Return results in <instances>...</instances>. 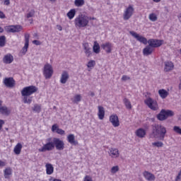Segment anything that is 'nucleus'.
<instances>
[{
    "label": "nucleus",
    "mask_w": 181,
    "mask_h": 181,
    "mask_svg": "<svg viewBox=\"0 0 181 181\" xmlns=\"http://www.w3.org/2000/svg\"><path fill=\"white\" fill-rule=\"evenodd\" d=\"M152 146L156 148H162L163 146V142L156 141V142L152 143Z\"/></svg>",
    "instance_id": "nucleus-37"
},
{
    "label": "nucleus",
    "mask_w": 181,
    "mask_h": 181,
    "mask_svg": "<svg viewBox=\"0 0 181 181\" xmlns=\"http://www.w3.org/2000/svg\"><path fill=\"white\" fill-rule=\"evenodd\" d=\"M95 66V61L94 60H90L88 62L87 67L88 69H93Z\"/></svg>",
    "instance_id": "nucleus-40"
},
{
    "label": "nucleus",
    "mask_w": 181,
    "mask_h": 181,
    "mask_svg": "<svg viewBox=\"0 0 181 181\" xmlns=\"http://www.w3.org/2000/svg\"><path fill=\"white\" fill-rule=\"evenodd\" d=\"M57 28L58 30H59V31L63 30V27H62V25H57Z\"/></svg>",
    "instance_id": "nucleus-53"
},
{
    "label": "nucleus",
    "mask_w": 181,
    "mask_h": 181,
    "mask_svg": "<svg viewBox=\"0 0 181 181\" xmlns=\"http://www.w3.org/2000/svg\"><path fill=\"white\" fill-rule=\"evenodd\" d=\"M93 50L96 54H98V53L100 52V44H98L97 41L94 42Z\"/></svg>",
    "instance_id": "nucleus-30"
},
{
    "label": "nucleus",
    "mask_w": 181,
    "mask_h": 181,
    "mask_svg": "<svg viewBox=\"0 0 181 181\" xmlns=\"http://www.w3.org/2000/svg\"><path fill=\"white\" fill-rule=\"evenodd\" d=\"M33 110L39 114V112L42 111V106H40V105L35 104Z\"/></svg>",
    "instance_id": "nucleus-36"
},
{
    "label": "nucleus",
    "mask_w": 181,
    "mask_h": 181,
    "mask_svg": "<svg viewBox=\"0 0 181 181\" xmlns=\"http://www.w3.org/2000/svg\"><path fill=\"white\" fill-rule=\"evenodd\" d=\"M86 4V1L84 0H75L74 1V5L75 6H77L78 8H80V6H83Z\"/></svg>",
    "instance_id": "nucleus-35"
},
{
    "label": "nucleus",
    "mask_w": 181,
    "mask_h": 181,
    "mask_svg": "<svg viewBox=\"0 0 181 181\" xmlns=\"http://www.w3.org/2000/svg\"><path fill=\"white\" fill-rule=\"evenodd\" d=\"M3 83L7 88H13L16 85V81L12 77L5 78L3 80Z\"/></svg>",
    "instance_id": "nucleus-11"
},
{
    "label": "nucleus",
    "mask_w": 181,
    "mask_h": 181,
    "mask_svg": "<svg viewBox=\"0 0 181 181\" xmlns=\"http://www.w3.org/2000/svg\"><path fill=\"white\" fill-rule=\"evenodd\" d=\"M173 130L175 131V132H176L177 134H179V135H181V129L180 127H177V126H175L173 127Z\"/></svg>",
    "instance_id": "nucleus-43"
},
{
    "label": "nucleus",
    "mask_w": 181,
    "mask_h": 181,
    "mask_svg": "<svg viewBox=\"0 0 181 181\" xmlns=\"http://www.w3.org/2000/svg\"><path fill=\"white\" fill-rule=\"evenodd\" d=\"M92 95H94V93H92Z\"/></svg>",
    "instance_id": "nucleus-61"
},
{
    "label": "nucleus",
    "mask_w": 181,
    "mask_h": 181,
    "mask_svg": "<svg viewBox=\"0 0 181 181\" xmlns=\"http://www.w3.org/2000/svg\"><path fill=\"white\" fill-rule=\"evenodd\" d=\"M143 176H144L146 180L148 181H153L156 179L155 175L148 171H144L143 173Z\"/></svg>",
    "instance_id": "nucleus-22"
},
{
    "label": "nucleus",
    "mask_w": 181,
    "mask_h": 181,
    "mask_svg": "<svg viewBox=\"0 0 181 181\" xmlns=\"http://www.w3.org/2000/svg\"><path fill=\"white\" fill-rule=\"evenodd\" d=\"M47 175H52L54 172V168L50 163L45 165Z\"/></svg>",
    "instance_id": "nucleus-27"
},
{
    "label": "nucleus",
    "mask_w": 181,
    "mask_h": 181,
    "mask_svg": "<svg viewBox=\"0 0 181 181\" xmlns=\"http://www.w3.org/2000/svg\"><path fill=\"white\" fill-rule=\"evenodd\" d=\"M122 81H127V80H131V77L127 76V75H123L122 77Z\"/></svg>",
    "instance_id": "nucleus-46"
},
{
    "label": "nucleus",
    "mask_w": 181,
    "mask_h": 181,
    "mask_svg": "<svg viewBox=\"0 0 181 181\" xmlns=\"http://www.w3.org/2000/svg\"><path fill=\"white\" fill-rule=\"evenodd\" d=\"M64 141L59 138H53V142L49 141L38 149V152H50L56 148L57 151L64 149Z\"/></svg>",
    "instance_id": "nucleus-1"
},
{
    "label": "nucleus",
    "mask_w": 181,
    "mask_h": 181,
    "mask_svg": "<svg viewBox=\"0 0 181 181\" xmlns=\"http://www.w3.org/2000/svg\"><path fill=\"white\" fill-rule=\"evenodd\" d=\"M144 104H146V105H147L150 110H152V111H158L159 110L158 102L151 98H146L144 100Z\"/></svg>",
    "instance_id": "nucleus-6"
},
{
    "label": "nucleus",
    "mask_w": 181,
    "mask_h": 181,
    "mask_svg": "<svg viewBox=\"0 0 181 181\" xmlns=\"http://www.w3.org/2000/svg\"><path fill=\"white\" fill-rule=\"evenodd\" d=\"M4 166H6V161L0 160V168H4Z\"/></svg>",
    "instance_id": "nucleus-49"
},
{
    "label": "nucleus",
    "mask_w": 181,
    "mask_h": 181,
    "mask_svg": "<svg viewBox=\"0 0 181 181\" xmlns=\"http://www.w3.org/2000/svg\"><path fill=\"white\" fill-rule=\"evenodd\" d=\"M110 122H111L112 125L117 128V127H119V119L117 115H112L109 118Z\"/></svg>",
    "instance_id": "nucleus-13"
},
{
    "label": "nucleus",
    "mask_w": 181,
    "mask_h": 181,
    "mask_svg": "<svg viewBox=\"0 0 181 181\" xmlns=\"http://www.w3.org/2000/svg\"><path fill=\"white\" fill-rule=\"evenodd\" d=\"M135 134L138 138H145L146 136V130L139 128L136 131Z\"/></svg>",
    "instance_id": "nucleus-23"
},
{
    "label": "nucleus",
    "mask_w": 181,
    "mask_h": 181,
    "mask_svg": "<svg viewBox=\"0 0 181 181\" xmlns=\"http://www.w3.org/2000/svg\"><path fill=\"white\" fill-rule=\"evenodd\" d=\"M48 141H50V139H49Z\"/></svg>",
    "instance_id": "nucleus-63"
},
{
    "label": "nucleus",
    "mask_w": 181,
    "mask_h": 181,
    "mask_svg": "<svg viewBox=\"0 0 181 181\" xmlns=\"http://www.w3.org/2000/svg\"><path fill=\"white\" fill-rule=\"evenodd\" d=\"M124 105L127 110L132 109V105L131 104V102L129 101V100H128V98H124Z\"/></svg>",
    "instance_id": "nucleus-33"
},
{
    "label": "nucleus",
    "mask_w": 181,
    "mask_h": 181,
    "mask_svg": "<svg viewBox=\"0 0 181 181\" xmlns=\"http://www.w3.org/2000/svg\"><path fill=\"white\" fill-rule=\"evenodd\" d=\"M80 101H81V95H75L72 99V103H74V104H78Z\"/></svg>",
    "instance_id": "nucleus-32"
},
{
    "label": "nucleus",
    "mask_w": 181,
    "mask_h": 181,
    "mask_svg": "<svg viewBox=\"0 0 181 181\" xmlns=\"http://www.w3.org/2000/svg\"><path fill=\"white\" fill-rule=\"evenodd\" d=\"M164 71H172L175 69V64L170 61H167L164 63Z\"/></svg>",
    "instance_id": "nucleus-15"
},
{
    "label": "nucleus",
    "mask_w": 181,
    "mask_h": 181,
    "mask_svg": "<svg viewBox=\"0 0 181 181\" xmlns=\"http://www.w3.org/2000/svg\"><path fill=\"white\" fill-rule=\"evenodd\" d=\"M50 2H56V0H49Z\"/></svg>",
    "instance_id": "nucleus-58"
},
{
    "label": "nucleus",
    "mask_w": 181,
    "mask_h": 181,
    "mask_svg": "<svg viewBox=\"0 0 181 181\" xmlns=\"http://www.w3.org/2000/svg\"><path fill=\"white\" fill-rule=\"evenodd\" d=\"M130 35H132L133 37H135L138 42L143 43V45H148V46L152 49L160 47L162 45H163V40L150 39L148 40L145 37H142L134 31H130Z\"/></svg>",
    "instance_id": "nucleus-2"
},
{
    "label": "nucleus",
    "mask_w": 181,
    "mask_h": 181,
    "mask_svg": "<svg viewBox=\"0 0 181 181\" xmlns=\"http://www.w3.org/2000/svg\"><path fill=\"white\" fill-rule=\"evenodd\" d=\"M49 181H52V179H49Z\"/></svg>",
    "instance_id": "nucleus-62"
},
{
    "label": "nucleus",
    "mask_w": 181,
    "mask_h": 181,
    "mask_svg": "<svg viewBox=\"0 0 181 181\" xmlns=\"http://www.w3.org/2000/svg\"><path fill=\"white\" fill-rule=\"evenodd\" d=\"M22 148H23L22 144L18 143L13 148V152L15 155H21V152H22Z\"/></svg>",
    "instance_id": "nucleus-25"
},
{
    "label": "nucleus",
    "mask_w": 181,
    "mask_h": 181,
    "mask_svg": "<svg viewBox=\"0 0 181 181\" xmlns=\"http://www.w3.org/2000/svg\"><path fill=\"white\" fill-rule=\"evenodd\" d=\"M11 4L10 0H4V5H6L7 6Z\"/></svg>",
    "instance_id": "nucleus-52"
},
{
    "label": "nucleus",
    "mask_w": 181,
    "mask_h": 181,
    "mask_svg": "<svg viewBox=\"0 0 181 181\" xmlns=\"http://www.w3.org/2000/svg\"><path fill=\"white\" fill-rule=\"evenodd\" d=\"M109 156H111L113 158L119 157V151L118 148H110L108 151Z\"/></svg>",
    "instance_id": "nucleus-16"
},
{
    "label": "nucleus",
    "mask_w": 181,
    "mask_h": 181,
    "mask_svg": "<svg viewBox=\"0 0 181 181\" xmlns=\"http://www.w3.org/2000/svg\"><path fill=\"white\" fill-rule=\"evenodd\" d=\"M175 181H181V170L179 172L177 176L175 177Z\"/></svg>",
    "instance_id": "nucleus-48"
},
{
    "label": "nucleus",
    "mask_w": 181,
    "mask_h": 181,
    "mask_svg": "<svg viewBox=\"0 0 181 181\" xmlns=\"http://www.w3.org/2000/svg\"><path fill=\"white\" fill-rule=\"evenodd\" d=\"M33 45H35L36 46H40L42 45V42L37 40H34L33 41Z\"/></svg>",
    "instance_id": "nucleus-47"
},
{
    "label": "nucleus",
    "mask_w": 181,
    "mask_h": 181,
    "mask_svg": "<svg viewBox=\"0 0 181 181\" xmlns=\"http://www.w3.org/2000/svg\"><path fill=\"white\" fill-rule=\"evenodd\" d=\"M153 48L151 47L150 45L146 46L143 49V54L144 56H150L152 53H153Z\"/></svg>",
    "instance_id": "nucleus-24"
},
{
    "label": "nucleus",
    "mask_w": 181,
    "mask_h": 181,
    "mask_svg": "<svg viewBox=\"0 0 181 181\" xmlns=\"http://www.w3.org/2000/svg\"><path fill=\"white\" fill-rule=\"evenodd\" d=\"M0 113L3 115H9L11 114V110L5 106L0 107Z\"/></svg>",
    "instance_id": "nucleus-29"
},
{
    "label": "nucleus",
    "mask_w": 181,
    "mask_h": 181,
    "mask_svg": "<svg viewBox=\"0 0 181 181\" xmlns=\"http://www.w3.org/2000/svg\"><path fill=\"white\" fill-rule=\"evenodd\" d=\"M70 76L69 75V72H67V71H64L61 75L60 83L62 84H66Z\"/></svg>",
    "instance_id": "nucleus-18"
},
{
    "label": "nucleus",
    "mask_w": 181,
    "mask_h": 181,
    "mask_svg": "<svg viewBox=\"0 0 181 181\" xmlns=\"http://www.w3.org/2000/svg\"><path fill=\"white\" fill-rule=\"evenodd\" d=\"M134 12H135V9L134 8L133 5H129L127 8L124 11L123 19L124 21H128L129 18L132 17L134 15Z\"/></svg>",
    "instance_id": "nucleus-8"
},
{
    "label": "nucleus",
    "mask_w": 181,
    "mask_h": 181,
    "mask_svg": "<svg viewBox=\"0 0 181 181\" xmlns=\"http://www.w3.org/2000/svg\"><path fill=\"white\" fill-rule=\"evenodd\" d=\"M4 29L8 33H16L21 32L23 28H22V25H16L6 26L4 27Z\"/></svg>",
    "instance_id": "nucleus-10"
},
{
    "label": "nucleus",
    "mask_w": 181,
    "mask_h": 181,
    "mask_svg": "<svg viewBox=\"0 0 181 181\" xmlns=\"http://www.w3.org/2000/svg\"><path fill=\"white\" fill-rule=\"evenodd\" d=\"M4 175L5 179H9L12 176V168L7 167L4 170Z\"/></svg>",
    "instance_id": "nucleus-26"
},
{
    "label": "nucleus",
    "mask_w": 181,
    "mask_h": 181,
    "mask_svg": "<svg viewBox=\"0 0 181 181\" xmlns=\"http://www.w3.org/2000/svg\"><path fill=\"white\" fill-rule=\"evenodd\" d=\"M158 94L160 98H162L163 100H165V98H166L168 95H169V92H168V90L165 89H160L158 90Z\"/></svg>",
    "instance_id": "nucleus-28"
},
{
    "label": "nucleus",
    "mask_w": 181,
    "mask_h": 181,
    "mask_svg": "<svg viewBox=\"0 0 181 181\" xmlns=\"http://www.w3.org/2000/svg\"><path fill=\"white\" fill-rule=\"evenodd\" d=\"M90 23V17L85 14H80L74 19L76 28H86Z\"/></svg>",
    "instance_id": "nucleus-5"
},
{
    "label": "nucleus",
    "mask_w": 181,
    "mask_h": 181,
    "mask_svg": "<svg viewBox=\"0 0 181 181\" xmlns=\"http://www.w3.org/2000/svg\"><path fill=\"white\" fill-rule=\"evenodd\" d=\"M3 62L6 64H11L13 62V56L11 54H6L3 58Z\"/></svg>",
    "instance_id": "nucleus-21"
},
{
    "label": "nucleus",
    "mask_w": 181,
    "mask_h": 181,
    "mask_svg": "<svg viewBox=\"0 0 181 181\" xmlns=\"http://www.w3.org/2000/svg\"><path fill=\"white\" fill-rule=\"evenodd\" d=\"M83 47L86 57H90V56H92L93 51H91V47H90V45H88V42H84L83 44Z\"/></svg>",
    "instance_id": "nucleus-14"
},
{
    "label": "nucleus",
    "mask_w": 181,
    "mask_h": 181,
    "mask_svg": "<svg viewBox=\"0 0 181 181\" xmlns=\"http://www.w3.org/2000/svg\"><path fill=\"white\" fill-rule=\"evenodd\" d=\"M6 45V37L5 35L0 36V47H4Z\"/></svg>",
    "instance_id": "nucleus-34"
},
{
    "label": "nucleus",
    "mask_w": 181,
    "mask_h": 181,
    "mask_svg": "<svg viewBox=\"0 0 181 181\" xmlns=\"http://www.w3.org/2000/svg\"><path fill=\"white\" fill-rule=\"evenodd\" d=\"M114 47V45L112 43L110 42H106L101 45V48L105 50V53H111L112 52V49Z\"/></svg>",
    "instance_id": "nucleus-12"
},
{
    "label": "nucleus",
    "mask_w": 181,
    "mask_h": 181,
    "mask_svg": "<svg viewBox=\"0 0 181 181\" xmlns=\"http://www.w3.org/2000/svg\"><path fill=\"white\" fill-rule=\"evenodd\" d=\"M148 18L151 22H156V21H158V16H156L155 13H151Z\"/></svg>",
    "instance_id": "nucleus-38"
},
{
    "label": "nucleus",
    "mask_w": 181,
    "mask_h": 181,
    "mask_svg": "<svg viewBox=\"0 0 181 181\" xmlns=\"http://www.w3.org/2000/svg\"><path fill=\"white\" fill-rule=\"evenodd\" d=\"M37 90L38 88L35 86H30L23 88L21 95L23 97V101L24 104L32 103V97H30V95L35 94V93H37Z\"/></svg>",
    "instance_id": "nucleus-3"
},
{
    "label": "nucleus",
    "mask_w": 181,
    "mask_h": 181,
    "mask_svg": "<svg viewBox=\"0 0 181 181\" xmlns=\"http://www.w3.org/2000/svg\"><path fill=\"white\" fill-rule=\"evenodd\" d=\"M89 19H90V21H94L95 19V18H94V17H93V18L89 17Z\"/></svg>",
    "instance_id": "nucleus-56"
},
{
    "label": "nucleus",
    "mask_w": 181,
    "mask_h": 181,
    "mask_svg": "<svg viewBox=\"0 0 181 181\" xmlns=\"http://www.w3.org/2000/svg\"><path fill=\"white\" fill-rule=\"evenodd\" d=\"M173 115H175L173 111L162 110L158 115L157 118L159 121H165L168 117H173Z\"/></svg>",
    "instance_id": "nucleus-7"
},
{
    "label": "nucleus",
    "mask_w": 181,
    "mask_h": 181,
    "mask_svg": "<svg viewBox=\"0 0 181 181\" xmlns=\"http://www.w3.org/2000/svg\"><path fill=\"white\" fill-rule=\"evenodd\" d=\"M66 139L69 142V144H71V145H77L78 144V141L76 140V137L74 136V134H70L67 136Z\"/></svg>",
    "instance_id": "nucleus-19"
},
{
    "label": "nucleus",
    "mask_w": 181,
    "mask_h": 181,
    "mask_svg": "<svg viewBox=\"0 0 181 181\" xmlns=\"http://www.w3.org/2000/svg\"><path fill=\"white\" fill-rule=\"evenodd\" d=\"M118 170H119V167H118V165L113 166L111 168L112 173H117V172H118Z\"/></svg>",
    "instance_id": "nucleus-42"
},
{
    "label": "nucleus",
    "mask_w": 181,
    "mask_h": 181,
    "mask_svg": "<svg viewBox=\"0 0 181 181\" xmlns=\"http://www.w3.org/2000/svg\"><path fill=\"white\" fill-rule=\"evenodd\" d=\"M6 130L8 131V128H6Z\"/></svg>",
    "instance_id": "nucleus-60"
},
{
    "label": "nucleus",
    "mask_w": 181,
    "mask_h": 181,
    "mask_svg": "<svg viewBox=\"0 0 181 181\" xmlns=\"http://www.w3.org/2000/svg\"><path fill=\"white\" fill-rule=\"evenodd\" d=\"M30 35L29 34H25V44L29 45V38Z\"/></svg>",
    "instance_id": "nucleus-44"
},
{
    "label": "nucleus",
    "mask_w": 181,
    "mask_h": 181,
    "mask_svg": "<svg viewBox=\"0 0 181 181\" xmlns=\"http://www.w3.org/2000/svg\"><path fill=\"white\" fill-rule=\"evenodd\" d=\"M158 135H159L160 139L163 141V139H165V135H166V128L159 124L153 126V132L152 134L149 135V138L153 139V138H156Z\"/></svg>",
    "instance_id": "nucleus-4"
},
{
    "label": "nucleus",
    "mask_w": 181,
    "mask_h": 181,
    "mask_svg": "<svg viewBox=\"0 0 181 181\" xmlns=\"http://www.w3.org/2000/svg\"><path fill=\"white\" fill-rule=\"evenodd\" d=\"M43 74L46 80L52 78V76H53V66L49 64H46L44 66Z\"/></svg>",
    "instance_id": "nucleus-9"
},
{
    "label": "nucleus",
    "mask_w": 181,
    "mask_h": 181,
    "mask_svg": "<svg viewBox=\"0 0 181 181\" xmlns=\"http://www.w3.org/2000/svg\"><path fill=\"white\" fill-rule=\"evenodd\" d=\"M153 2H156V4H158V2H160V0H153Z\"/></svg>",
    "instance_id": "nucleus-55"
},
{
    "label": "nucleus",
    "mask_w": 181,
    "mask_h": 181,
    "mask_svg": "<svg viewBox=\"0 0 181 181\" xmlns=\"http://www.w3.org/2000/svg\"><path fill=\"white\" fill-rule=\"evenodd\" d=\"M66 16L69 19L71 20L76 16V9L72 8L66 14Z\"/></svg>",
    "instance_id": "nucleus-31"
},
{
    "label": "nucleus",
    "mask_w": 181,
    "mask_h": 181,
    "mask_svg": "<svg viewBox=\"0 0 181 181\" xmlns=\"http://www.w3.org/2000/svg\"><path fill=\"white\" fill-rule=\"evenodd\" d=\"M0 33H4V28L2 27H0Z\"/></svg>",
    "instance_id": "nucleus-54"
},
{
    "label": "nucleus",
    "mask_w": 181,
    "mask_h": 181,
    "mask_svg": "<svg viewBox=\"0 0 181 181\" xmlns=\"http://www.w3.org/2000/svg\"><path fill=\"white\" fill-rule=\"evenodd\" d=\"M28 49H29V44H25L24 47L21 49L22 54H26Z\"/></svg>",
    "instance_id": "nucleus-39"
},
{
    "label": "nucleus",
    "mask_w": 181,
    "mask_h": 181,
    "mask_svg": "<svg viewBox=\"0 0 181 181\" xmlns=\"http://www.w3.org/2000/svg\"><path fill=\"white\" fill-rule=\"evenodd\" d=\"M83 181H93V177L90 175H86L83 178Z\"/></svg>",
    "instance_id": "nucleus-45"
},
{
    "label": "nucleus",
    "mask_w": 181,
    "mask_h": 181,
    "mask_svg": "<svg viewBox=\"0 0 181 181\" xmlns=\"http://www.w3.org/2000/svg\"><path fill=\"white\" fill-rule=\"evenodd\" d=\"M34 37H37V33L34 34Z\"/></svg>",
    "instance_id": "nucleus-57"
},
{
    "label": "nucleus",
    "mask_w": 181,
    "mask_h": 181,
    "mask_svg": "<svg viewBox=\"0 0 181 181\" xmlns=\"http://www.w3.org/2000/svg\"><path fill=\"white\" fill-rule=\"evenodd\" d=\"M52 131L53 132H56L57 134H58V135H65L66 134V132L60 128H59V125H57V124H53L52 126Z\"/></svg>",
    "instance_id": "nucleus-17"
},
{
    "label": "nucleus",
    "mask_w": 181,
    "mask_h": 181,
    "mask_svg": "<svg viewBox=\"0 0 181 181\" xmlns=\"http://www.w3.org/2000/svg\"><path fill=\"white\" fill-rule=\"evenodd\" d=\"M33 16H35V10H32L26 15V18H28V19H29V18H33Z\"/></svg>",
    "instance_id": "nucleus-41"
},
{
    "label": "nucleus",
    "mask_w": 181,
    "mask_h": 181,
    "mask_svg": "<svg viewBox=\"0 0 181 181\" xmlns=\"http://www.w3.org/2000/svg\"><path fill=\"white\" fill-rule=\"evenodd\" d=\"M2 105V100H0V106Z\"/></svg>",
    "instance_id": "nucleus-59"
},
{
    "label": "nucleus",
    "mask_w": 181,
    "mask_h": 181,
    "mask_svg": "<svg viewBox=\"0 0 181 181\" xmlns=\"http://www.w3.org/2000/svg\"><path fill=\"white\" fill-rule=\"evenodd\" d=\"M98 117L99 119H104V117H105V110H104V107L103 106H98Z\"/></svg>",
    "instance_id": "nucleus-20"
},
{
    "label": "nucleus",
    "mask_w": 181,
    "mask_h": 181,
    "mask_svg": "<svg viewBox=\"0 0 181 181\" xmlns=\"http://www.w3.org/2000/svg\"><path fill=\"white\" fill-rule=\"evenodd\" d=\"M5 18H6V16H5V13H4V12L0 11V19H5Z\"/></svg>",
    "instance_id": "nucleus-50"
},
{
    "label": "nucleus",
    "mask_w": 181,
    "mask_h": 181,
    "mask_svg": "<svg viewBox=\"0 0 181 181\" xmlns=\"http://www.w3.org/2000/svg\"><path fill=\"white\" fill-rule=\"evenodd\" d=\"M5 124V121L0 119V131L2 129V127Z\"/></svg>",
    "instance_id": "nucleus-51"
}]
</instances>
